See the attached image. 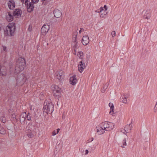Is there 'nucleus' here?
<instances>
[{
  "label": "nucleus",
  "instance_id": "9d476101",
  "mask_svg": "<svg viewBox=\"0 0 157 157\" xmlns=\"http://www.w3.org/2000/svg\"><path fill=\"white\" fill-rule=\"evenodd\" d=\"M75 34L73 36V40L71 43V46L74 49V50H77V48L78 46V40L77 38V32L75 33Z\"/></svg>",
  "mask_w": 157,
  "mask_h": 157
},
{
  "label": "nucleus",
  "instance_id": "dca6fc26",
  "mask_svg": "<svg viewBox=\"0 0 157 157\" xmlns=\"http://www.w3.org/2000/svg\"><path fill=\"white\" fill-rule=\"evenodd\" d=\"M5 18L8 21L11 22L13 20V16L11 13L8 12L6 13Z\"/></svg>",
  "mask_w": 157,
  "mask_h": 157
},
{
  "label": "nucleus",
  "instance_id": "e433bc0d",
  "mask_svg": "<svg viewBox=\"0 0 157 157\" xmlns=\"http://www.w3.org/2000/svg\"><path fill=\"white\" fill-rule=\"evenodd\" d=\"M28 120H30V118H29L28 119Z\"/></svg>",
  "mask_w": 157,
  "mask_h": 157
},
{
  "label": "nucleus",
  "instance_id": "9b49d317",
  "mask_svg": "<svg viewBox=\"0 0 157 157\" xmlns=\"http://www.w3.org/2000/svg\"><path fill=\"white\" fill-rule=\"evenodd\" d=\"M104 128L101 123L97 126V132L98 135H101L105 133V130L104 129Z\"/></svg>",
  "mask_w": 157,
  "mask_h": 157
},
{
  "label": "nucleus",
  "instance_id": "423d86ee",
  "mask_svg": "<svg viewBox=\"0 0 157 157\" xmlns=\"http://www.w3.org/2000/svg\"><path fill=\"white\" fill-rule=\"evenodd\" d=\"M52 87L54 96L57 98H59L61 93L60 88L58 86L56 85H52Z\"/></svg>",
  "mask_w": 157,
  "mask_h": 157
},
{
  "label": "nucleus",
  "instance_id": "ddd939ff",
  "mask_svg": "<svg viewBox=\"0 0 157 157\" xmlns=\"http://www.w3.org/2000/svg\"><path fill=\"white\" fill-rule=\"evenodd\" d=\"M63 72L61 70L57 71L55 73V77L60 80L63 78Z\"/></svg>",
  "mask_w": 157,
  "mask_h": 157
},
{
  "label": "nucleus",
  "instance_id": "c85d7f7f",
  "mask_svg": "<svg viewBox=\"0 0 157 157\" xmlns=\"http://www.w3.org/2000/svg\"><path fill=\"white\" fill-rule=\"evenodd\" d=\"M122 101L123 102L125 103L127 102V99L126 98H123V100H122Z\"/></svg>",
  "mask_w": 157,
  "mask_h": 157
},
{
  "label": "nucleus",
  "instance_id": "a878e982",
  "mask_svg": "<svg viewBox=\"0 0 157 157\" xmlns=\"http://www.w3.org/2000/svg\"><path fill=\"white\" fill-rule=\"evenodd\" d=\"M5 131L3 127L0 126V133L1 134H5Z\"/></svg>",
  "mask_w": 157,
  "mask_h": 157
},
{
  "label": "nucleus",
  "instance_id": "a211bd4d",
  "mask_svg": "<svg viewBox=\"0 0 157 157\" xmlns=\"http://www.w3.org/2000/svg\"><path fill=\"white\" fill-rule=\"evenodd\" d=\"M26 78L24 75L22 74L19 76L17 78L18 82L21 83V84H23L26 81Z\"/></svg>",
  "mask_w": 157,
  "mask_h": 157
},
{
  "label": "nucleus",
  "instance_id": "72a5a7b5",
  "mask_svg": "<svg viewBox=\"0 0 157 157\" xmlns=\"http://www.w3.org/2000/svg\"><path fill=\"white\" fill-rule=\"evenodd\" d=\"M45 1V0H41V1L42 2V3L43 4H44V5L45 4H44V1Z\"/></svg>",
  "mask_w": 157,
  "mask_h": 157
},
{
  "label": "nucleus",
  "instance_id": "393cba45",
  "mask_svg": "<svg viewBox=\"0 0 157 157\" xmlns=\"http://www.w3.org/2000/svg\"><path fill=\"white\" fill-rule=\"evenodd\" d=\"M59 130L60 129L59 128H58L56 130L53 131L52 132V136H54L58 134L59 133Z\"/></svg>",
  "mask_w": 157,
  "mask_h": 157
},
{
  "label": "nucleus",
  "instance_id": "4be33fe9",
  "mask_svg": "<svg viewBox=\"0 0 157 157\" xmlns=\"http://www.w3.org/2000/svg\"><path fill=\"white\" fill-rule=\"evenodd\" d=\"M109 106L110 109L109 113L110 114L113 116H114L115 115L114 113V106L113 103L110 102L109 103Z\"/></svg>",
  "mask_w": 157,
  "mask_h": 157
},
{
  "label": "nucleus",
  "instance_id": "6e6552de",
  "mask_svg": "<svg viewBox=\"0 0 157 157\" xmlns=\"http://www.w3.org/2000/svg\"><path fill=\"white\" fill-rule=\"evenodd\" d=\"M108 7L106 5H104V7H101L97 13H100V16L101 17H105L108 13Z\"/></svg>",
  "mask_w": 157,
  "mask_h": 157
},
{
  "label": "nucleus",
  "instance_id": "c756f323",
  "mask_svg": "<svg viewBox=\"0 0 157 157\" xmlns=\"http://www.w3.org/2000/svg\"><path fill=\"white\" fill-rule=\"evenodd\" d=\"M32 29V27L30 25H29V28H28V30L29 31H31Z\"/></svg>",
  "mask_w": 157,
  "mask_h": 157
},
{
  "label": "nucleus",
  "instance_id": "1a4fd4ad",
  "mask_svg": "<svg viewBox=\"0 0 157 157\" xmlns=\"http://www.w3.org/2000/svg\"><path fill=\"white\" fill-rule=\"evenodd\" d=\"M87 66V64L85 63L84 60H82L80 61L78 66V70L81 73H82L84 71Z\"/></svg>",
  "mask_w": 157,
  "mask_h": 157
},
{
  "label": "nucleus",
  "instance_id": "bb28decb",
  "mask_svg": "<svg viewBox=\"0 0 157 157\" xmlns=\"http://www.w3.org/2000/svg\"><path fill=\"white\" fill-rule=\"evenodd\" d=\"M154 112H157V101L154 108Z\"/></svg>",
  "mask_w": 157,
  "mask_h": 157
},
{
  "label": "nucleus",
  "instance_id": "cd10ccee",
  "mask_svg": "<svg viewBox=\"0 0 157 157\" xmlns=\"http://www.w3.org/2000/svg\"><path fill=\"white\" fill-rule=\"evenodd\" d=\"M116 32L115 31H114L112 32L111 33V35L113 36V37H114L116 36Z\"/></svg>",
  "mask_w": 157,
  "mask_h": 157
},
{
  "label": "nucleus",
  "instance_id": "6ab92c4d",
  "mask_svg": "<svg viewBox=\"0 0 157 157\" xmlns=\"http://www.w3.org/2000/svg\"><path fill=\"white\" fill-rule=\"evenodd\" d=\"M143 12L144 14V18L148 21H149L151 17L150 13L147 10L144 11Z\"/></svg>",
  "mask_w": 157,
  "mask_h": 157
},
{
  "label": "nucleus",
  "instance_id": "c9c22d12",
  "mask_svg": "<svg viewBox=\"0 0 157 157\" xmlns=\"http://www.w3.org/2000/svg\"><path fill=\"white\" fill-rule=\"evenodd\" d=\"M93 140H94V138H92V140H91V141H93Z\"/></svg>",
  "mask_w": 157,
  "mask_h": 157
},
{
  "label": "nucleus",
  "instance_id": "0eeeda50",
  "mask_svg": "<svg viewBox=\"0 0 157 157\" xmlns=\"http://www.w3.org/2000/svg\"><path fill=\"white\" fill-rule=\"evenodd\" d=\"M104 127V128L105 131H109L114 128V125L112 122L105 121L101 123Z\"/></svg>",
  "mask_w": 157,
  "mask_h": 157
},
{
  "label": "nucleus",
  "instance_id": "7ed1b4c3",
  "mask_svg": "<svg viewBox=\"0 0 157 157\" xmlns=\"http://www.w3.org/2000/svg\"><path fill=\"white\" fill-rule=\"evenodd\" d=\"M21 1L26 7L28 12L31 13L34 10V4L38 3L39 0H31V2H29V0H21Z\"/></svg>",
  "mask_w": 157,
  "mask_h": 157
},
{
  "label": "nucleus",
  "instance_id": "473e14b6",
  "mask_svg": "<svg viewBox=\"0 0 157 157\" xmlns=\"http://www.w3.org/2000/svg\"><path fill=\"white\" fill-rule=\"evenodd\" d=\"M12 116L13 118H16L15 115L14 114H12Z\"/></svg>",
  "mask_w": 157,
  "mask_h": 157
},
{
  "label": "nucleus",
  "instance_id": "20e7f679",
  "mask_svg": "<svg viewBox=\"0 0 157 157\" xmlns=\"http://www.w3.org/2000/svg\"><path fill=\"white\" fill-rule=\"evenodd\" d=\"M25 59L22 58H19L17 62L16 70L18 71H23L25 67Z\"/></svg>",
  "mask_w": 157,
  "mask_h": 157
},
{
  "label": "nucleus",
  "instance_id": "412c9836",
  "mask_svg": "<svg viewBox=\"0 0 157 157\" xmlns=\"http://www.w3.org/2000/svg\"><path fill=\"white\" fill-rule=\"evenodd\" d=\"M22 13V11L20 9H15L13 13V15L16 17H20Z\"/></svg>",
  "mask_w": 157,
  "mask_h": 157
},
{
  "label": "nucleus",
  "instance_id": "aec40b11",
  "mask_svg": "<svg viewBox=\"0 0 157 157\" xmlns=\"http://www.w3.org/2000/svg\"><path fill=\"white\" fill-rule=\"evenodd\" d=\"M8 7L10 10L13 9L15 7V3L13 0H10L7 2Z\"/></svg>",
  "mask_w": 157,
  "mask_h": 157
},
{
  "label": "nucleus",
  "instance_id": "2f4dec72",
  "mask_svg": "<svg viewBox=\"0 0 157 157\" xmlns=\"http://www.w3.org/2000/svg\"><path fill=\"white\" fill-rule=\"evenodd\" d=\"M85 152H86V153H85L86 155H87L89 151L88 150H86Z\"/></svg>",
  "mask_w": 157,
  "mask_h": 157
},
{
  "label": "nucleus",
  "instance_id": "f3484780",
  "mask_svg": "<svg viewBox=\"0 0 157 157\" xmlns=\"http://www.w3.org/2000/svg\"><path fill=\"white\" fill-rule=\"evenodd\" d=\"M90 41L89 37L88 36H83L82 40V43L84 45H87Z\"/></svg>",
  "mask_w": 157,
  "mask_h": 157
},
{
  "label": "nucleus",
  "instance_id": "4468645a",
  "mask_svg": "<svg viewBox=\"0 0 157 157\" xmlns=\"http://www.w3.org/2000/svg\"><path fill=\"white\" fill-rule=\"evenodd\" d=\"M69 82L70 84L73 86H74L76 84L77 79L76 75H74L70 77Z\"/></svg>",
  "mask_w": 157,
  "mask_h": 157
},
{
  "label": "nucleus",
  "instance_id": "f8f14e48",
  "mask_svg": "<svg viewBox=\"0 0 157 157\" xmlns=\"http://www.w3.org/2000/svg\"><path fill=\"white\" fill-rule=\"evenodd\" d=\"M74 54L79 59L83 60L84 54L82 51L81 50H75Z\"/></svg>",
  "mask_w": 157,
  "mask_h": 157
},
{
  "label": "nucleus",
  "instance_id": "7c9ffc66",
  "mask_svg": "<svg viewBox=\"0 0 157 157\" xmlns=\"http://www.w3.org/2000/svg\"><path fill=\"white\" fill-rule=\"evenodd\" d=\"M83 31V29H81L79 31V33H80V34H81V32H82V31Z\"/></svg>",
  "mask_w": 157,
  "mask_h": 157
},
{
  "label": "nucleus",
  "instance_id": "f704fd0d",
  "mask_svg": "<svg viewBox=\"0 0 157 157\" xmlns=\"http://www.w3.org/2000/svg\"><path fill=\"white\" fill-rule=\"evenodd\" d=\"M2 122H4H4H5V120H4V121H2Z\"/></svg>",
  "mask_w": 157,
  "mask_h": 157
},
{
  "label": "nucleus",
  "instance_id": "39448f33",
  "mask_svg": "<svg viewBox=\"0 0 157 157\" xmlns=\"http://www.w3.org/2000/svg\"><path fill=\"white\" fill-rule=\"evenodd\" d=\"M54 105L52 102L47 103L43 107V113L47 114H51L54 111Z\"/></svg>",
  "mask_w": 157,
  "mask_h": 157
},
{
  "label": "nucleus",
  "instance_id": "f03ea898",
  "mask_svg": "<svg viewBox=\"0 0 157 157\" xmlns=\"http://www.w3.org/2000/svg\"><path fill=\"white\" fill-rule=\"evenodd\" d=\"M15 29V24L13 22L10 23L4 29V34L6 36H13Z\"/></svg>",
  "mask_w": 157,
  "mask_h": 157
},
{
  "label": "nucleus",
  "instance_id": "5701e85b",
  "mask_svg": "<svg viewBox=\"0 0 157 157\" xmlns=\"http://www.w3.org/2000/svg\"><path fill=\"white\" fill-rule=\"evenodd\" d=\"M54 16L55 17L58 18L62 16V13L61 11L59 10L56 9L53 11Z\"/></svg>",
  "mask_w": 157,
  "mask_h": 157
},
{
  "label": "nucleus",
  "instance_id": "2eb2a0df",
  "mask_svg": "<svg viewBox=\"0 0 157 157\" xmlns=\"http://www.w3.org/2000/svg\"><path fill=\"white\" fill-rule=\"evenodd\" d=\"M49 29V26L48 25H44L42 27L41 32L42 35H46L48 32Z\"/></svg>",
  "mask_w": 157,
  "mask_h": 157
},
{
  "label": "nucleus",
  "instance_id": "b1692460",
  "mask_svg": "<svg viewBox=\"0 0 157 157\" xmlns=\"http://www.w3.org/2000/svg\"><path fill=\"white\" fill-rule=\"evenodd\" d=\"M26 117V114L25 113H22L21 116L20 121L21 123H24Z\"/></svg>",
  "mask_w": 157,
  "mask_h": 157
},
{
  "label": "nucleus",
  "instance_id": "f257e3e1",
  "mask_svg": "<svg viewBox=\"0 0 157 157\" xmlns=\"http://www.w3.org/2000/svg\"><path fill=\"white\" fill-rule=\"evenodd\" d=\"M132 128V126L130 125L125 126L124 129L121 131L120 136V139L121 143L123 144L121 146L124 147L126 145V140L127 139V133L130 132Z\"/></svg>",
  "mask_w": 157,
  "mask_h": 157
}]
</instances>
